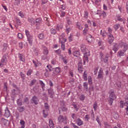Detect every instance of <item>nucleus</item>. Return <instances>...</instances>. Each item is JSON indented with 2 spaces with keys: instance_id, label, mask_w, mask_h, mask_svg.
<instances>
[{
  "instance_id": "4",
  "label": "nucleus",
  "mask_w": 128,
  "mask_h": 128,
  "mask_svg": "<svg viewBox=\"0 0 128 128\" xmlns=\"http://www.w3.org/2000/svg\"><path fill=\"white\" fill-rule=\"evenodd\" d=\"M6 64H8V58H6V56L4 55L0 62V68H4V66L6 65Z\"/></svg>"
},
{
  "instance_id": "33",
  "label": "nucleus",
  "mask_w": 128,
  "mask_h": 128,
  "mask_svg": "<svg viewBox=\"0 0 128 128\" xmlns=\"http://www.w3.org/2000/svg\"><path fill=\"white\" fill-rule=\"evenodd\" d=\"M86 71H84L83 74V78L84 79V80L85 82H86L88 80V74H86Z\"/></svg>"
},
{
  "instance_id": "7",
  "label": "nucleus",
  "mask_w": 128,
  "mask_h": 128,
  "mask_svg": "<svg viewBox=\"0 0 128 128\" xmlns=\"http://www.w3.org/2000/svg\"><path fill=\"white\" fill-rule=\"evenodd\" d=\"M114 98H116V95L114 94V92H111L108 100V103L110 106H112V103L114 102Z\"/></svg>"
},
{
  "instance_id": "5",
  "label": "nucleus",
  "mask_w": 128,
  "mask_h": 128,
  "mask_svg": "<svg viewBox=\"0 0 128 128\" xmlns=\"http://www.w3.org/2000/svg\"><path fill=\"white\" fill-rule=\"evenodd\" d=\"M118 46L121 48H123L124 50L127 51L128 50V45L126 42L120 41L119 42Z\"/></svg>"
},
{
  "instance_id": "57",
  "label": "nucleus",
  "mask_w": 128,
  "mask_h": 128,
  "mask_svg": "<svg viewBox=\"0 0 128 128\" xmlns=\"http://www.w3.org/2000/svg\"><path fill=\"white\" fill-rule=\"evenodd\" d=\"M128 95L126 96V102H124V106H128Z\"/></svg>"
},
{
  "instance_id": "58",
  "label": "nucleus",
  "mask_w": 128,
  "mask_h": 128,
  "mask_svg": "<svg viewBox=\"0 0 128 128\" xmlns=\"http://www.w3.org/2000/svg\"><path fill=\"white\" fill-rule=\"evenodd\" d=\"M52 64L54 66V64H56V60L54 59H52L51 61Z\"/></svg>"
},
{
  "instance_id": "59",
  "label": "nucleus",
  "mask_w": 128,
  "mask_h": 128,
  "mask_svg": "<svg viewBox=\"0 0 128 128\" xmlns=\"http://www.w3.org/2000/svg\"><path fill=\"white\" fill-rule=\"evenodd\" d=\"M90 90H88V92H94V86H91L90 88Z\"/></svg>"
},
{
  "instance_id": "40",
  "label": "nucleus",
  "mask_w": 128,
  "mask_h": 128,
  "mask_svg": "<svg viewBox=\"0 0 128 128\" xmlns=\"http://www.w3.org/2000/svg\"><path fill=\"white\" fill-rule=\"evenodd\" d=\"M42 22V18H38L37 19H36V24H41Z\"/></svg>"
},
{
  "instance_id": "54",
  "label": "nucleus",
  "mask_w": 128,
  "mask_h": 128,
  "mask_svg": "<svg viewBox=\"0 0 128 128\" xmlns=\"http://www.w3.org/2000/svg\"><path fill=\"white\" fill-rule=\"evenodd\" d=\"M120 108H122L124 106H126L124 105V101H120Z\"/></svg>"
},
{
  "instance_id": "43",
  "label": "nucleus",
  "mask_w": 128,
  "mask_h": 128,
  "mask_svg": "<svg viewBox=\"0 0 128 128\" xmlns=\"http://www.w3.org/2000/svg\"><path fill=\"white\" fill-rule=\"evenodd\" d=\"M48 116V110H43V116L44 118H46Z\"/></svg>"
},
{
  "instance_id": "47",
  "label": "nucleus",
  "mask_w": 128,
  "mask_h": 128,
  "mask_svg": "<svg viewBox=\"0 0 128 128\" xmlns=\"http://www.w3.org/2000/svg\"><path fill=\"white\" fill-rule=\"evenodd\" d=\"M25 122L24 121V120H20V124L22 125V127L21 128H24L25 126Z\"/></svg>"
},
{
  "instance_id": "19",
  "label": "nucleus",
  "mask_w": 128,
  "mask_h": 128,
  "mask_svg": "<svg viewBox=\"0 0 128 128\" xmlns=\"http://www.w3.org/2000/svg\"><path fill=\"white\" fill-rule=\"evenodd\" d=\"M76 122L78 126H80L84 124V122H82V120L80 118H78L76 120Z\"/></svg>"
},
{
  "instance_id": "48",
  "label": "nucleus",
  "mask_w": 128,
  "mask_h": 128,
  "mask_svg": "<svg viewBox=\"0 0 128 128\" xmlns=\"http://www.w3.org/2000/svg\"><path fill=\"white\" fill-rule=\"evenodd\" d=\"M102 16L103 18H106V13L104 12V10L102 11L101 16Z\"/></svg>"
},
{
  "instance_id": "16",
  "label": "nucleus",
  "mask_w": 128,
  "mask_h": 128,
  "mask_svg": "<svg viewBox=\"0 0 128 128\" xmlns=\"http://www.w3.org/2000/svg\"><path fill=\"white\" fill-rule=\"evenodd\" d=\"M108 42L110 44H112L114 40V37L112 34H110L108 35Z\"/></svg>"
},
{
  "instance_id": "14",
  "label": "nucleus",
  "mask_w": 128,
  "mask_h": 128,
  "mask_svg": "<svg viewBox=\"0 0 128 128\" xmlns=\"http://www.w3.org/2000/svg\"><path fill=\"white\" fill-rule=\"evenodd\" d=\"M66 42V38L64 37V34H62L59 36V42L60 44H65Z\"/></svg>"
},
{
  "instance_id": "29",
  "label": "nucleus",
  "mask_w": 128,
  "mask_h": 128,
  "mask_svg": "<svg viewBox=\"0 0 128 128\" xmlns=\"http://www.w3.org/2000/svg\"><path fill=\"white\" fill-rule=\"evenodd\" d=\"M8 120H6L4 118L1 119V123L2 124H4V126H6L8 124Z\"/></svg>"
},
{
  "instance_id": "38",
  "label": "nucleus",
  "mask_w": 128,
  "mask_h": 128,
  "mask_svg": "<svg viewBox=\"0 0 128 128\" xmlns=\"http://www.w3.org/2000/svg\"><path fill=\"white\" fill-rule=\"evenodd\" d=\"M36 82V80H32L29 84L30 86H34V84Z\"/></svg>"
},
{
  "instance_id": "62",
  "label": "nucleus",
  "mask_w": 128,
  "mask_h": 128,
  "mask_svg": "<svg viewBox=\"0 0 128 128\" xmlns=\"http://www.w3.org/2000/svg\"><path fill=\"white\" fill-rule=\"evenodd\" d=\"M44 107L45 108H46V110H49L50 108V106H48V104L47 102L44 103Z\"/></svg>"
},
{
  "instance_id": "30",
  "label": "nucleus",
  "mask_w": 128,
  "mask_h": 128,
  "mask_svg": "<svg viewBox=\"0 0 128 128\" xmlns=\"http://www.w3.org/2000/svg\"><path fill=\"white\" fill-rule=\"evenodd\" d=\"M38 36L39 40H42L44 38V34L42 33H40L38 34Z\"/></svg>"
},
{
  "instance_id": "22",
  "label": "nucleus",
  "mask_w": 128,
  "mask_h": 128,
  "mask_svg": "<svg viewBox=\"0 0 128 128\" xmlns=\"http://www.w3.org/2000/svg\"><path fill=\"white\" fill-rule=\"evenodd\" d=\"M66 29H65V32H66V34H70V32L72 30V27L68 26V25L66 24Z\"/></svg>"
},
{
  "instance_id": "50",
  "label": "nucleus",
  "mask_w": 128,
  "mask_h": 128,
  "mask_svg": "<svg viewBox=\"0 0 128 128\" xmlns=\"http://www.w3.org/2000/svg\"><path fill=\"white\" fill-rule=\"evenodd\" d=\"M74 38L72 37V34H70V36L68 37V40L70 42H72Z\"/></svg>"
},
{
  "instance_id": "49",
  "label": "nucleus",
  "mask_w": 128,
  "mask_h": 128,
  "mask_svg": "<svg viewBox=\"0 0 128 128\" xmlns=\"http://www.w3.org/2000/svg\"><path fill=\"white\" fill-rule=\"evenodd\" d=\"M16 22L18 26H20L22 24V22H20V20L18 18H16Z\"/></svg>"
},
{
  "instance_id": "21",
  "label": "nucleus",
  "mask_w": 128,
  "mask_h": 128,
  "mask_svg": "<svg viewBox=\"0 0 128 128\" xmlns=\"http://www.w3.org/2000/svg\"><path fill=\"white\" fill-rule=\"evenodd\" d=\"M6 50H8V44L6 43H4L2 46V52H6Z\"/></svg>"
},
{
  "instance_id": "18",
  "label": "nucleus",
  "mask_w": 128,
  "mask_h": 128,
  "mask_svg": "<svg viewBox=\"0 0 128 128\" xmlns=\"http://www.w3.org/2000/svg\"><path fill=\"white\" fill-rule=\"evenodd\" d=\"M112 50L114 51V52H116L118 50V44L116 43H114L113 46Z\"/></svg>"
},
{
  "instance_id": "12",
  "label": "nucleus",
  "mask_w": 128,
  "mask_h": 128,
  "mask_svg": "<svg viewBox=\"0 0 128 128\" xmlns=\"http://www.w3.org/2000/svg\"><path fill=\"white\" fill-rule=\"evenodd\" d=\"M102 16V10H98L94 15L95 20H98Z\"/></svg>"
},
{
  "instance_id": "24",
  "label": "nucleus",
  "mask_w": 128,
  "mask_h": 128,
  "mask_svg": "<svg viewBox=\"0 0 128 128\" xmlns=\"http://www.w3.org/2000/svg\"><path fill=\"white\" fill-rule=\"evenodd\" d=\"M32 100L33 102V103L34 104H38V97L36 96H34L32 98Z\"/></svg>"
},
{
  "instance_id": "53",
  "label": "nucleus",
  "mask_w": 128,
  "mask_h": 128,
  "mask_svg": "<svg viewBox=\"0 0 128 128\" xmlns=\"http://www.w3.org/2000/svg\"><path fill=\"white\" fill-rule=\"evenodd\" d=\"M67 24L69 26L72 24V20L70 18H67L66 20Z\"/></svg>"
},
{
  "instance_id": "15",
  "label": "nucleus",
  "mask_w": 128,
  "mask_h": 128,
  "mask_svg": "<svg viewBox=\"0 0 128 128\" xmlns=\"http://www.w3.org/2000/svg\"><path fill=\"white\" fill-rule=\"evenodd\" d=\"M4 116H6V118H7L10 116V111L8 107H6L4 110Z\"/></svg>"
},
{
  "instance_id": "51",
  "label": "nucleus",
  "mask_w": 128,
  "mask_h": 128,
  "mask_svg": "<svg viewBox=\"0 0 128 128\" xmlns=\"http://www.w3.org/2000/svg\"><path fill=\"white\" fill-rule=\"evenodd\" d=\"M42 60H46L48 58V55H42L41 57Z\"/></svg>"
},
{
  "instance_id": "39",
  "label": "nucleus",
  "mask_w": 128,
  "mask_h": 128,
  "mask_svg": "<svg viewBox=\"0 0 128 128\" xmlns=\"http://www.w3.org/2000/svg\"><path fill=\"white\" fill-rule=\"evenodd\" d=\"M44 76L46 78H48V76H50V73L48 72V69H45V72L44 74Z\"/></svg>"
},
{
  "instance_id": "2",
  "label": "nucleus",
  "mask_w": 128,
  "mask_h": 128,
  "mask_svg": "<svg viewBox=\"0 0 128 128\" xmlns=\"http://www.w3.org/2000/svg\"><path fill=\"white\" fill-rule=\"evenodd\" d=\"M26 36H27V40L28 41V42L30 46H32V36L30 34V32L28 30H25Z\"/></svg>"
},
{
  "instance_id": "56",
  "label": "nucleus",
  "mask_w": 128,
  "mask_h": 128,
  "mask_svg": "<svg viewBox=\"0 0 128 128\" xmlns=\"http://www.w3.org/2000/svg\"><path fill=\"white\" fill-rule=\"evenodd\" d=\"M61 48L63 50H66V44H61Z\"/></svg>"
},
{
  "instance_id": "25",
  "label": "nucleus",
  "mask_w": 128,
  "mask_h": 128,
  "mask_svg": "<svg viewBox=\"0 0 128 128\" xmlns=\"http://www.w3.org/2000/svg\"><path fill=\"white\" fill-rule=\"evenodd\" d=\"M58 14L60 18H64L66 16V12H64L62 10H60Z\"/></svg>"
},
{
  "instance_id": "31",
  "label": "nucleus",
  "mask_w": 128,
  "mask_h": 128,
  "mask_svg": "<svg viewBox=\"0 0 128 128\" xmlns=\"http://www.w3.org/2000/svg\"><path fill=\"white\" fill-rule=\"evenodd\" d=\"M100 34L102 36H106V34H108V33H106V32L104 30H101Z\"/></svg>"
},
{
  "instance_id": "60",
  "label": "nucleus",
  "mask_w": 128,
  "mask_h": 128,
  "mask_svg": "<svg viewBox=\"0 0 128 128\" xmlns=\"http://www.w3.org/2000/svg\"><path fill=\"white\" fill-rule=\"evenodd\" d=\"M39 82L42 88H44L46 84H44V82L42 80H40Z\"/></svg>"
},
{
  "instance_id": "36",
  "label": "nucleus",
  "mask_w": 128,
  "mask_h": 128,
  "mask_svg": "<svg viewBox=\"0 0 128 128\" xmlns=\"http://www.w3.org/2000/svg\"><path fill=\"white\" fill-rule=\"evenodd\" d=\"M120 24H115L114 26V30L116 31L118 30V28H120Z\"/></svg>"
},
{
  "instance_id": "45",
  "label": "nucleus",
  "mask_w": 128,
  "mask_h": 128,
  "mask_svg": "<svg viewBox=\"0 0 128 128\" xmlns=\"http://www.w3.org/2000/svg\"><path fill=\"white\" fill-rule=\"evenodd\" d=\"M54 52L55 54H56L58 56H60V54H62V50H60V49L55 50L54 51Z\"/></svg>"
},
{
  "instance_id": "8",
  "label": "nucleus",
  "mask_w": 128,
  "mask_h": 128,
  "mask_svg": "<svg viewBox=\"0 0 128 128\" xmlns=\"http://www.w3.org/2000/svg\"><path fill=\"white\" fill-rule=\"evenodd\" d=\"M60 72V68L56 67L54 68L53 72L52 74V76L54 78L56 76L58 75V74Z\"/></svg>"
},
{
  "instance_id": "23",
  "label": "nucleus",
  "mask_w": 128,
  "mask_h": 128,
  "mask_svg": "<svg viewBox=\"0 0 128 128\" xmlns=\"http://www.w3.org/2000/svg\"><path fill=\"white\" fill-rule=\"evenodd\" d=\"M48 94H49L50 98H54V90L52 89L48 90Z\"/></svg>"
},
{
  "instance_id": "1",
  "label": "nucleus",
  "mask_w": 128,
  "mask_h": 128,
  "mask_svg": "<svg viewBox=\"0 0 128 128\" xmlns=\"http://www.w3.org/2000/svg\"><path fill=\"white\" fill-rule=\"evenodd\" d=\"M80 50L84 53V56L82 58L84 64H86V62H88V56H90V50L86 48V46L84 44L81 45Z\"/></svg>"
},
{
  "instance_id": "61",
  "label": "nucleus",
  "mask_w": 128,
  "mask_h": 128,
  "mask_svg": "<svg viewBox=\"0 0 128 128\" xmlns=\"http://www.w3.org/2000/svg\"><path fill=\"white\" fill-rule=\"evenodd\" d=\"M117 20L118 22H124V19L123 18H121L120 16H119L117 17Z\"/></svg>"
},
{
  "instance_id": "46",
  "label": "nucleus",
  "mask_w": 128,
  "mask_h": 128,
  "mask_svg": "<svg viewBox=\"0 0 128 128\" xmlns=\"http://www.w3.org/2000/svg\"><path fill=\"white\" fill-rule=\"evenodd\" d=\"M93 108L94 109V110H98V102H94V104H93Z\"/></svg>"
},
{
  "instance_id": "34",
  "label": "nucleus",
  "mask_w": 128,
  "mask_h": 128,
  "mask_svg": "<svg viewBox=\"0 0 128 128\" xmlns=\"http://www.w3.org/2000/svg\"><path fill=\"white\" fill-rule=\"evenodd\" d=\"M28 20L29 22H30L32 26H34V18H29Z\"/></svg>"
},
{
  "instance_id": "28",
  "label": "nucleus",
  "mask_w": 128,
  "mask_h": 128,
  "mask_svg": "<svg viewBox=\"0 0 128 128\" xmlns=\"http://www.w3.org/2000/svg\"><path fill=\"white\" fill-rule=\"evenodd\" d=\"M88 30L90 28H84V30L82 31L83 36H86V34H88Z\"/></svg>"
},
{
  "instance_id": "11",
  "label": "nucleus",
  "mask_w": 128,
  "mask_h": 128,
  "mask_svg": "<svg viewBox=\"0 0 128 128\" xmlns=\"http://www.w3.org/2000/svg\"><path fill=\"white\" fill-rule=\"evenodd\" d=\"M42 50H43L42 52L43 54H44V56H48L49 54L48 48L44 44H42Z\"/></svg>"
},
{
  "instance_id": "55",
  "label": "nucleus",
  "mask_w": 128,
  "mask_h": 128,
  "mask_svg": "<svg viewBox=\"0 0 128 128\" xmlns=\"http://www.w3.org/2000/svg\"><path fill=\"white\" fill-rule=\"evenodd\" d=\"M73 106L75 110L76 111V112H78V108H79V107L76 104H73Z\"/></svg>"
},
{
  "instance_id": "35",
  "label": "nucleus",
  "mask_w": 128,
  "mask_h": 128,
  "mask_svg": "<svg viewBox=\"0 0 128 128\" xmlns=\"http://www.w3.org/2000/svg\"><path fill=\"white\" fill-rule=\"evenodd\" d=\"M50 32L51 34H56V30L54 28L50 29Z\"/></svg>"
},
{
  "instance_id": "9",
  "label": "nucleus",
  "mask_w": 128,
  "mask_h": 128,
  "mask_svg": "<svg viewBox=\"0 0 128 128\" xmlns=\"http://www.w3.org/2000/svg\"><path fill=\"white\" fill-rule=\"evenodd\" d=\"M73 56L76 58H78L80 56V50L78 48L74 47L72 49Z\"/></svg>"
},
{
  "instance_id": "10",
  "label": "nucleus",
  "mask_w": 128,
  "mask_h": 128,
  "mask_svg": "<svg viewBox=\"0 0 128 128\" xmlns=\"http://www.w3.org/2000/svg\"><path fill=\"white\" fill-rule=\"evenodd\" d=\"M97 78L98 80H102V78H104V70H102V68H100L99 70Z\"/></svg>"
},
{
  "instance_id": "42",
  "label": "nucleus",
  "mask_w": 128,
  "mask_h": 128,
  "mask_svg": "<svg viewBox=\"0 0 128 128\" xmlns=\"http://www.w3.org/2000/svg\"><path fill=\"white\" fill-rule=\"evenodd\" d=\"M84 18H86H86H88V12L87 11H84Z\"/></svg>"
},
{
  "instance_id": "13",
  "label": "nucleus",
  "mask_w": 128,
  "mask_h": 128,
  "mask_svg": "<svg viewBox=\"0 0 128 128\" xmlns=\"http://www.w3.org/2000/svg\"><path fill=\"white\" fill-rule=\"evenodd\" d=\"M18 58L20 62H26V56L24 54L18 53Z\"/></svg>"
},
{
  "instance_id": "37",
  "label": "nucleus",
  "mask_w": 128,
  "mask_h": 128,
  "mask_svg": "<svg viewBox=\"0 0 128 128\" xmlns=\"http://www.w3.org/2000/svg\"><path fill=\"white\" fill-rule=\"evenodd\" d=\"M88 83L90 86L92 84V76H88Z\"/></svg>"
},
{
  "instance_id": "41",
  "label": "nucleus",
  "mask_w": 128,
  "mask_h": 128,
  "mask_svg": "<svg viewBox=\"0 0 128 128\" xmlns=\"http://www.w3.org/2000/svg\"><path fill=\"white\" fill-rule=\"evenodd\" d=\"M76 28H78V30H82V28H82V24H80V22H77L76 24Z\"/></svg>"
},
{
  "instance_id": "52",
  "label": "nucleus",
  "mask_w": 128,
  "mask_h": 128,
  "mask_svg": "<svg viewBox=\"0 0 128 128\" xmlns=\"http://www.w3.org/2000/svg\"><path fill=\"white\" fill-rule=\"evenodd\" d=\"M18 16H20V18H24V13L20 11L18 13Z\"/></svg>"
},
{
  "instance_id": "26",
  "label": "nucleus",
  "mask_w": 128,
  "mask_h": 128,
  "mask_svg": "<svg viewBox=\"0 0 128 128\" xmlns=\"http://www.w3.org/2000/svg\"><path fill=\"white\" fill-rule=\"evenodd\" d=\"M49 126L50 128H54V124L52 119L49 120Z\"/></svg>"
},
{
  "instance_id": "32",
  "label": "nucleus",
  "mask_w": 128,
  "mask_h": 128,
  "mask_svg": "<svg viewBox=\"0 0 128 128\" xmlns=\"http://www.w3.org/2000/svg\"><path fill=\"white\" fill-rule=\"evenodd\" d=\"M16 102L18 106H22V100L20 98L18 99Z\"/></svg>"
},
{
  "instance_id": "63",
  "label": "nucleus",
  "mask_w": 128,
  "mask_h": 128,
  "mask_svg": "<svg viewBox=\"0 0 128 128\" xmlns=\"http://www.w3.org/2000/svg\"><path fill=\"white\" fill-rule=\"evenodd\" d=\"M80 100H84V98H85L84 95V94L81 95L80 97Z\"/></svg>"
},
{
  "instance_id": "3",
  "label": "nucleus",
  "mask_w": 128,
  "mask_h": 128,
  "mask_svg": "<svg viewBox=\"0 0 128 128\" xmlns=\"http://www.w3.org/2000/svg\"><path fill=\"white\" fill-rule=\"evenodd\" d=\"M58 120L60 124H68V120L66 116L60 115L58 117Z\"/></svg>"
},
{
  "instance_id": "17",
  "label": "nucleus",
  "mask_w": 128,
  "mask_h": 128,
  "mask_svg": "<svg viewBox=\"0 0 128 128\" xmlns=\"http://www.w3.org/2000/svg\"><path fill=\"white\" fill-rule=\"evenodd\" d=\"M126 52L125 50H120L117 53L118 56H126Z\"/></svg>"
},
{
  "instance_id": "20",
  "label": "nucleus",
  "mask_w": 128,
  "mask_h": 128,
  "mask_svg": "<svg viewBox=\"0 0 128 128\" xmlns=\"http://www.w3.org/2000/svg\"><path fill=\"white\" fill-rule=\"evenodd\" d=\"M86 40L88 42H92L94 40V37L90 34H88L86 37Z\"/></svg>"
},
{
  "instance_id": "44",
  "label": "nucleus",
  "mask_w": 128,
  "mask_h": 128,
  "mask_svg": "<svg viewBox=\"0 0 128 128\" xmlns=\"http://www.w3.org/2000/svg\"><path fill=\"white\" fill-rule=\"evenodd\" d=\"M88 82H84L83 84V86L84 88H86V92H88Z\"/></svg>"
},
{
  "instance_id": "64",
  "label": "nucleus",
  "mask_w": 128,
  "mask_h": 128,
  "mask_svg": "<svg viewBox=\"0 0 128 128\" xmlns=\"http://www.w3.org/2000/svg\"><path fill=\"white\" fill-rule=\"evenodd\" d=\"M24 102L27 104H28V98H24Z\"/></svg>"
},
{
  "instance_id": "6",
  "label": "nucleus",
  "mask_w": 128,
  "mask_h": 128,
  "mask_svg": "<svg viewBox=\"0 0 128 128\" xmlns=\"http://www.w3.org/2000/svg\"><path fill=\"white\" fill-rule=\"evenodd\" d=\"M101 62H104V64H106L108 62V58H110V55L108 54H106L105 56L102 55V54H100Z\"/></svg>"
},
{
  "instance_id": "27",
  "label": "nucleus",
  "mask_w": 128,
  "mask_h": 128,
  "mask_svg": "<svg viewBox=\"0 0 128 128\" xmlns=\"http://www.w3.org/2000/svg\"><path fill=\"white\" fill-rule=\"evenodd\" d=\"M25 110H26V108L24 106H19L18 108V110L20 112H24Z\"/></svg>"
}]
</instances>
